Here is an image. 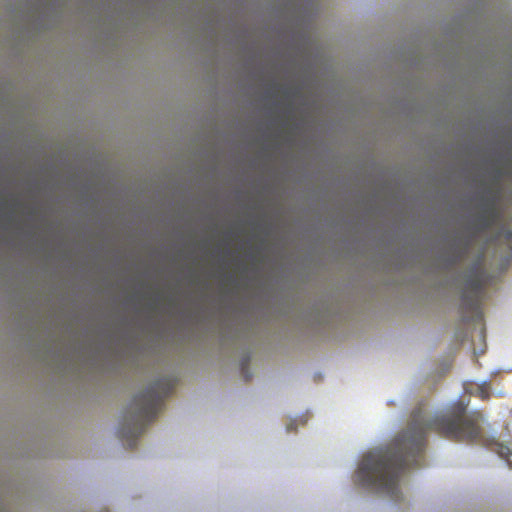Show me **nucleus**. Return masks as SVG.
Returning <instances> with one entry per match:
<instances>
[{"label": "nucleus", "mask_w": 512, "mask_h": 512, "mask_svg": "<svg viewBox=\"0 0 512 512\" xmlns=\"http://www.w3.org/2000/svg\"><path fill=\"white\" fill-rule=\"evenodd\" d=\"M433 419L431 426L427 427L423 418H413L389 445L365 454L356 471L358 483L398 500L400 476L410 467L421 466L429 429H435L440 435L454 440H482L477 418Z\"/></svg>", "instance_id": "obj_1"}, {"label": "nucleus", "mask_w": 512, "mask_h": 512, "mask_svg": "<svg viewBox=\"0 0 512 512\" xmlns=\"http://www.w3.org/2000/svg\"><path fill=\"white\" fill-rule=\"evenodd\" d=\"M489 390H490L489 385L483 384L478 387L477 393L481 399L485 400V399L489 398V395H490Z\"/></svg>", "instance_id": "obj_6"}, {"label": "nucleus", "mask_w": 512, "mask_h": 512, "mask_svg": "<svg viewBox=\"0 0 512 512\" xmlns=\"http://www.w3.org/2000/svg\"><path fill=\"white\" fill-rule=\"evenodd\" d=\"M173 388L174 385L169 379L155 382L133 400L130 399V410L134 404H139L142 416H156L162 411L163 402L172 393ZM130 416H132L131 413Z\"/></svg>", "instance_id": "obj_3"}, {"label": "nucleus", "mask_w": 512, "mask_h": 512, "mask_svg": "<svg viewBox=\"0 0 512 512\" xmlns=\"http://www.w3.org/2000/svg\"><path fill=\"white\" fill-rule=\"evenodd\" d=\"M483 256L468 269L461 295V313L465 322L480 323L483 320L481 300L489 275L483 266Z\"/></svg>", "instance_id": "obj_2"}, {"label": "nucleus", "mask_w": 512, "mask_h": 512, "mask_svg": "<svg viewBox=\"0 0 512 512\" xmlns=\"http://www.w3.org/2000/svg\"><path fill=\"white\" fill-rule=\"evenodd\" d=\"M501 177H502V171H501V169H496V170H495V174H494L495 181H496V182H499V181H500V179H501Z\"/></svg>", "instance_id": "obj_9"}, {"label": "nucleus", "mask_w": 512, "mask_h": 512, "mask_svg": "<svg viewBox=\"0 0 512 512\" xmlns=\"http://www.w3.org/2000/svg\"><path fill=\"white\" fill-rule=\"evenodd\" d=\"M467 405L461 400L454 404L453 411L450 416H466Z\"/></svg>", "instance_id": "obj_5"}, {"label": "nucleus", "mask_w": 512, "mask_h": 512, "mask_svg": "<svg viewBox=\"0 0 512 512\" xmlns=\"http://www.w3.org/2000/svg\"><path fill=\"white\" fill-rule=\"evenodd\" d=\"M133 418H130V420H132ZM133 423L132 421H130V434H129V437H130V449L132 448L133 446V442H134V435H133Z\"/></svg>", "instance_id": "obj_8"}, {"label": "nucleus", "mask_w": 512, "mask_h": 512, "mask_svg": "<svg viewBox=\"0 0 512 512\" xmlns=\"http://www.w3.org/2000/svg\"><path fill=\"white\" fill-rule=\"evenodd\" d=\"M158 302H159V297H157V298L155 299V303H158Z\"/></svg>", "instance_id": "obj_11"}, {"label": "nucleus", "mask_w": 512, "mask_h": 512, "mask_svg": "<svg viewBox=\"0 0 512 512\" xmlns=\"http://www.w3.org/2000/svg\"><path fill=\"white\" fill-rule=\"evenodd\" d=\"M499 454L502 456V457H505V459L507 460V462L509 464H512V453L510 452V449L508 447H501L500 448V451H499Z\"/></svg>", "instance_id": "obj_7"}, {"label": "nucleus", "mask_w": 512, "mask_h": 512, "mask_svg": "<svg viewBox=\"0 0 512 512\" xmlns=\"http://www.w3.org/2000/svg\"><path fill=\"white\" fill-rule=\"evenodd\" d=\"M498 193L490 195V191L481 198V212L477 216L480 231H486L495 225L501 218L497 208Z\"/></svg>", "instance_id": "obj_4"}, {"label": "nucleus", "mask_w": 512, "mask_h": 512, "mask_svg": "<svg viewBox=\"0 0 512 512\" xmlns=\"http://www.w3.org/2000/svg\"><path fill=\"white\" fill-rule=\"evenodd\" d=\"M426 412H414L411 416L413 417H416V416H425Z\"/></svg>", "instance_id": "obj_10"}]
</instances>
